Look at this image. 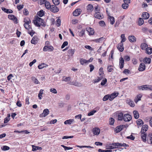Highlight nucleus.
<instances>
[{"mask_svg":"<svg viewBox=\"0 0 152 152\" xmlns=\"http://www.w3.org/2000/svg\"><path fill=\"white\" fill-rule=\"evenodd\" d=\"M23 22L25 23L23 24L24 27L26 29H30L31 28V26L29 24L31 23L30 19L28 17H26L24 18Z\"/></svg>","mask_w":152,"mask_h":152,"instance_id":"f257e3e1","label":"nucleus"},{"mask_svg":"<svg viewBox=\"0 0 152 152\" xmlns=\"http://www.w3.org/2000/svg\"><path fill=\"white\" fill-rule=\"evenodd\" d=\"M43 19L42 18H39L38 16H37L35 20H34L33 22V23H34V24L37 27H40V23L43 21Z\"/></svg>","mask_w":152,"mask_h":152,"instance_id":"f03ea898","label":"nucleus"},{"mask_svg":"<svg viewBox=\"0 0 152 152\" xmlns=\"http://www.w3.org/2000/svg\"><path fill=\"white\" fill-rule=\"evenodd\" d=\"M132 119V116L129 114H126L124 115L123 120L125 122H129Z\"/></svg>","mask_w":152,"mask_h":152,"instance_id":"7ed1b4c3","label":"nucleus"},{"mask_svg":"<svg viewBox=\"0 0 152 152\" xmlns=\"http://www.w3.org/2000/svg\"><path fill=\"white\" fill-rule=\"evenodd\" d=\"M57 5H51V8L50 9V10L52 12L56 13L58 12L59 9Z\"/></svg>","mask_w":152,"mask_h":152,"instance_id":"20e7f679","label":"nucleus"},{"mask_svg":"<svg viewBox=\"0 0 152 152\" xmlns=\"http://www.w3.org/2000/svg\"><path fill=\"white\" fill-rule=\"evenodd\" d=\"M54 49L53 47L51 45H48V46H45L43 48V51H52Z\"/></svg>","mask_w":152,"mask_h":152,"instance_id":"39448f33","label":"nucleus"},{"mask_svg":"<svg viewBox=\"0 0 152 152\" xmlns=\"http://www.w3.org/2000/svg\"><path fill=\"white\" fill-rule=\"evenodd\" d=\"M8 18L10 19L13 20L15 23L17 24L18 23V19L16 17L13 15H8Z\"/></svg>","mask_w":152,"mask_h":152,"instance_id":"423d86ee","label":"nucleus"},{"mask_svg":"<svg viewBox=\"0 0 152 152\" xmlns=\"http://www.w3.org/2000/svg\"><path fill=\"white\" fill-rule=\"evenodd\" d=\"M49 111L48 109H46L43 110V113L39 115V117L41 118L45 117L49 113Z\"/></svg>","mask_w":152,"mask_h":152,"instance_id":"0eeeda50","label":"nucleus"},{"mask_svg":"<svg viewBox=\"0 0 152 152\" xmlns=\"http://www.w3.org/2000/svg\"><path fill=\"white\" fill-rule=\"evenodd\" d=\"M94 17L99 19H102L103 18V15L99 12H96L94 14Z\"/></svg>","mask_w":152,"mask_h":152,"instance_id":"6e6552de","label":"nucleus"},{"mask_svg":"<svg viewBox=\"0 0 152 152\" xmlns=\"http://www.w3.org/2000/svg\"><path fill=\"white\" fill-rule=\"evenodd\" d=\"M39 40L38 37L37 36H34L32 38L31 41V42L32 44L36 45L38 43Z\"/></svg>","mask_w":152,"mask_h":152,"instance_id":"1a4fd4ad","label":"nucleus"},{"mask_svg":"<svg viewBox=\"0 0 152 152\" xmlns=\"http://www.w3.org/2000/svg\"><path fill=\"white\" fill-rule=\"evenodd\" d=\"M123 128L124 125H120L116 127L114 129V131L116 133H118L120 132Z\"/></svg>","mask_w":152,"mask_h":152,"instance_id":"9d476101","label":"nucleus"},{"mask_svg":"<svg viewBox=\"0 0 152 152\" xmlns=\"http://www.w3.org/2000/svg\"><path fill=\"white\" fill-rule=\"evenodd\" d=\"M123 45V43H120L117 46L118 49L121 52H123L124 49Z\"/></svg>","mask_w":152,"mask_h":152,"instance_id":"9b49d317","label":"nucleus"},{"mask_svg":"<svg viewBox=\"0 0 152 152\" xmlns=\"http://www.w3.org/2000/svg\"><path fill=\"white\" fill-rule=\"evenodd\" d=\"M81 11L80 8L76 9L73 12V15L75 16L79 15L81 13Z\"/></svg>","mask_w":152,"mask_h":152,"instance_id":"f8f14e48","label":"nucleus"},{"mask_svg":"<svg viewBox=\"0 0 152 152\" xmlns=\"http://www.w3.org/2000/svg\"><path fill=\"white\" fill-rule=\"evenodd\" d=\"M86 30L89 33V35H93L94 33V31L93 28L91 27H87L86 28Z\"/></svg>","mask_w":152,"mask_h":152,"instance_id":"ddd939ff","label":"nucleus"},{"mask_svg":"<svg viewBox=\"0 0 152 152\" xmlns=\"http://www.w3.org/2000/svg\"><path fill=\"white\" fill-rule=\"evenodd\" d=\"M145 69V65L144 63L140 64L138 70L140 71H143Z\"/></svg>","mask_w":152,"mask_h":152,"instance_id":"4468645a","label":"nucleus"},{"mask_svg":"<svg viewBox=\"0 0 152 152\" xmlns=\"http://www.w3.org/2000/svg\"><path fill=\"white\" fill-rule=\"evenodd\" d=\"M118 93L114 92L110 95H109V100L110 101H112L114 98L118 95Z\"/></svg>","mask_w":152,"mask_h":152,"instance_id":"2eb2a0df","label":"nucleus"},{"mask_svg":"<svg viewBox=\"0 0 152 152\" xmlns=\"http://www.w3.org/2000/svg\"><path fill=\"white\" fill-rule=\"evenodd\" d=\"M124 61L123 58L121 57L119 58V65L120 68L121 69L123 68L124 66Z\"/></svg>","mask_w":152,"mask_h":152,"instance_id":"dca6fc26","label":"nucleus"},{"mask_svg":"<svg viewBox=\"0 0 152 152\" xmlns=\"http://www.w3.org/2000/svg\"><path fill=\"white\" fill-rule=\"evenodd\" d=\"M93 132L94 134L98 135L100 133V129L99 128H94L93 129Z\"/></svg>","mask_w":152,"mask_h":152,"instance_id":"f3484780","label":"nucleus"},{"mask_svg":"<svg viewBox=\"0 0 152 152\" xmlns=\"http://www.w3.org/2000/svg\"><path fill=\"white\" fill-rule=\"evenodd\" d=\"M148 129V126L147 124H145L143 126H142L140 132L141 134H144L145 133V132L144 131H145V132H146Z\"/></svg>","mask_w":152,"mask_h":152,"instance_id":"a211bd4d","label":"nucleus"},{"mask_svg":"<svg viewBox=\"0 0 152 152\" xmlns=\"http://www.w3.org/2000/svg\"><path fill=\"white\" fill-rule=\"evenodd\" d=\"M86 7L87 12H91L93 11L94 9L93 5L92 4H88L87 6Z\"/></svg>","mask_w":152,"mask_h":152,"instance_id":"6ab92c4d","label":"nucleus"},{"mask_svg":"<svg viewBox=\"0 0 152 152\" xmlns=\"http://www.w3.org/2000/svg\"><path fill=\"white\" fill-rule=\"evenodd\" d=\"M137 88L139 90H148L147 85H144L138 86Z\"/></svg>","mask_w":152,"mask_h":152,"instance_id":"aec40b11","label":"nucleus"},{"mask_svg":"<svg viewBox=\"0 0 152 152\" xmlns=\"http://www.w3.org/2000/svg\"><path fill=\"white\" fill-rule=\"evenodd\" d=\"M142 17L144 19H148L149 17V14L146 12H143L142 13Z\"/></svg>","mask_w":152,"mask_h":152,"instance_id":"412c9836","label":"nucleus"},{"mask_svg":"<svg viewBox=\"0 0 152 152\" xmlns=\"http://www.w3.org/2000/svg\"><path fill=\"white\" fill-rule=\"evenodd\" d=\"M128 39L130 42H135L136 40V38L133 35L129 36Z\"/></svg>","mask_w":152,"mask_h":152,"instance_id":"4be33fe9","label":"nucleus"},{"mask_svg":"<svg viewBox=\"0 0 152 152\" xmlns=\"http://www.w3.org/2000/svg\"><path fill=\"white\" fill-rule=\"evenodd\" d=\"M1 9L3 11L7 13H12L13 12L11 10L7 9L4 7H2Z\"/></svg>","mask_w":152,"mask_h":152,"instance_id":"5701e85b","label":"nucleus"},{"mask_svg":"<svg viewBox=\"0 0 152 152\" xmlns=\"http://www.w3.org/2000/svg\"><path fill=\"white\" fill-rule=\"evenodd\" d=\"M142 96V95L141 94L137 95L134 99L135 102L137 103L138 101L140 100Z\"/></svg>","mask_w":152,"mask_h":152,"instance_id":"b1692460","label":"nucleus"},{"mask_svg":"<svg viewBox=\"0 0 152 152\" xmlns=\"http://www.w3.org/2000/svg\"><path fill=\"white\" fill-rule=\"evenodd\" d=\"M137 124L139 128V126L141 127L142 126L143 124L144 123L141 119H139L137 121Z\"/></svg>","mask_w":152,"mask_h":152,"instance_id":"393cba45","label":"nucleus"},{"mask_svg":"<svg viewBox=\"0 0 152 152\" xmlns=\"http://www.w3.org/2000/svg\"><path fill=\"white\" fill-rule=\"evenodd\" d=\"M32 151H34L37 150H41L42 149V148L41 147L38 146H35L34 145H32Z\"/></svg>","mask_w":152,"mask_h":152,"instance_id":"a878e982","label":"nucleus"},{"mask_svg":"<svg viewBox=\"0 0 152 152\" xmlns=\"http://www.w3.org/2000/svg\"><path fill=\"white\" fill-rule=\"evenodd\" d=\"M75 50V49H69L68 50V53L69 56H73Z\"/></svg>","mask_w":152,"mask_h":152,"instance_id":"bb28decb","label":"nucleus"},{"mask_svg":"<svg viewBox=\"0 0 152 152\" xmlns=\"http://www.w3.org/2000/svg\"><path fill=\"white\" fill-rule=\"evenodd\" d=\"M108 18L110 19L111 24H113L115 22V18L114 17L112 16H111L110 15H108Z\"/></svg>","mask_w":152,"mask_h":152,"instance_id":"cd10ccee","label":"nucleus"},{"mask_svg":"<svg viewBox=\"0 0 152 152\" xmlns=\"http://www.w3.org/2000/svg\"><path fill=\"white\" fill-rule=\"evenodd\" d=\"M151 61V59L150 58H148L146 57H145L143 59V62L146 64L147 63L150 64Z\"/></svg>","mask_w":152,"mask_h":152,"instance_id":"c85d7f7f","label":"nucleus"},{"mask_svg":"<svg viewBox=\"0 0 152 152\" xmlns=\"http://www.w3.org/2000/svg\"><path fill=\"white\" fill-rule=\"evenodd\" d=\"M48 65L44 63H42L40 64H39L38 67L39 69H42L44 67H47Z\"/></svg>","mask_w":152,"mask_h":152,"instance_id":"c756f323","label":"nucleus"},{"mask_svg":"<svg viewBox=\"0 0 152 152\" xmlns=\"http://www.w3.org/2000/svg\"><path fill=\"white\" fill-rule=\"evenodd\" d=\"M126 102L132 107H134V102L130 99L127 100L126 101Z\"/></svg>","mask_w":152,"mask_h":152,"instance_id":"7c9ffc66","label":"nucleus"},{"mask_svg":"<svg viewBox=\"0 0 152 152\" xmlns=\"http://www.w3.org/2000/svg\"><path fill=\"white\" fill-rule=\"evenodd\" d=\"M10 114L8 113L7 114V116L5 118L4 120V124L7 123L10 120Z\"/></svg>","mask_w":152,"mask_h":152,"instance_id":"2f4dec72","label":"nucleus"},{"mask_svg":"<svg viewBox=\"0 0 152 152\" xmlns=\"http://www.w3.org/2000/svg\"><path fill=\"white\" fill-rule=\"evenodd\" d=\"M118 120L119 121H122L123 119L124 115L122 113H119L118 115Z\"/></svg>","mask_w":152,"mask_h":152,"instance_id":"473e14b6","label":"nucleus"},{"mask_svg":"<svg viewBox=\"0 0 152 152\" xmlns=\"http://www.w3.org/2000/svg\"><path fill=\"white\" fill-rule=\"evenodd\" d=\"M44 4H45V6L46 9L48 10H50L51 8V5H50V3L48 1H47L44 3Z\"/></svg>","mask_w":152,"mask_h":152,"instance_id":"72a5a7b5","label":"nucleus"},{"mask_svg":"<svg viewBox=\"0 0 152 152\" xmlns=\"http://www.w3.org/2000/svg\"><path fill=\"white\" fill-rule=\"evenodd\" d=\"M146 53L148 54H151L152 53V48L150 47H147L145 49Z\"/></svg>","mask_w":152,"mask_h":152,"instance_id":"f704fd0d","label":"nucleus"},{"mask_svg":"<svg viewBox=\"0 0 152 152\" xmlns=\"http://www.w3.org/2000/svg\"><path fill=\"white\" fill-rule=\"evenodd\" d=\"M74 121V119H69L65 121L64 122V124H71Z\"/></svg>","mask_w":152,"mask_h":152,"instance_id":"c9c22d12","label":"nucleus"},{"mask_svg":"<svg viewBox=\"0 0 152 152\" xmlns=\"http://www.w3.org/2000/svg\"><path fill=\"white\" fill-rule=\"evenodd\" d=\"M134 116L135 118L138 119L139 117V114L138 112L136 110H134L133 112Z\"/></svg>","mask_w":152,"mask_h":152,"instance_id":"e433bc0d","label":"nucleus"},{"mask_svg":"<svg viewBox=\"0 0 152 152\" xmlns=\"http://www.w3.org/2000/svg\"><path fill=\"white\" fill-rule=\"evenodd\" d=\"M45 13V11L43 10H41L37 13V15L39 17H42L44 15Z\"/></svg>","mask_w":152,"mask_h":152,"instance_id":"4c0bfd02","label":"nucleus"},{"mask_svg":"<svg viewBox=\"0 0 152 152\" xmlns=\"http://www.w3.org/2000/svg\"><path fill=\"white\" fill-rule=\"evenodd\" d=\"M142 135L141 137L142 139V140L144 142H145L146 141V136L147 134L145 133L144 134H141Z\"/></svg>","mask_w":152,"mask_h":152,"instance_id":"58836bf2","label":"nucleus"},{"mask_svg":"<svg viewBox=\"0 0 152 152\" xmlns=\"http://www.w3.org/2000/svg\"><path fill=\"white\" fill-rule=\"evenodd\" d=\"M80 64L82 65H83L85 64L88 63V61L87 60L82 58L80 59Z\"/></svg>","mask_w":152,"mask_h":152,"instance_id":"ea45409f","label":"nucleus"},{"mask_svg":"<svg viewBox=\"0 0 152 152\" xmlns=\"http://www.w3.org/2000/svg\"><path fill=\"white\" fill-rule=\"evenodd\" d=\"M104 39V38L103 37H102L100 38L99 39H95L91 40V41L95 42H96L99 43L101 41H102Z\"/></svg>","mask_w":152,"mask_h":152,"instance_id":"a19ab883","label":"nucleus"},{"mask_svg":"<svg viewBox=\"0 0 152 152\" xmlns=\"http://www.w3.org/2000/svg\"><path fill=\"white\" fill-rule=\"evenodd\" d=\"M106 147L107 148V149H110V150L116 148L115 147H114L112 145L111 143L109 144V145H107Z\"/></svg>","mask_w":152,"mask_h":152,"instance_id":"79ce46f5","label":"nucleus"},{"mask_svg":"<svg viewBox=\"0 0 152 152\" xmlns=\"http://www.w3.org/2000/svg\"><path fill=\"white\" fill-rule=\"evenodd\" d=\"M148 45L145 43H142L140 45V48L142 50H144L145 48L148 47Z\"/></svg>","mask_w":152,"mask_h":152,"instance_id":"37998d69","label":"nucleus"},{"mask_svg":"<svg viewBox=\"0 0 152 152\" xmlns=\"http://www.w3.org/2000/svg\"><path fill=\"white\" fill-rule=\"evenodd\" d=\"M85 30L84 29H83L82 30L80 31L78 34V35L80 37H83L84 35H85Z\"/></svg>","mask_w":152,"mask_h":152,"instance_id":"c03bdc74","label":"nucleus"},{"mask_svg":"<svg viewBox=\"0 0 152 152\" xmlns=\"http://www.w3.org/2000/svg\"><path fill=\"white\" fill-rule=\"evenodd\" d=\"M44 90L43 89H41L38 94V98L39 99H42V95L43 93Z\"/></svg>","mask_w":152,"mask_h":152,"instance_id":"a18cd8bd","label":"nucleus"},{"mask_svg":"<svg viewBox=\"0 0 152 152\" xmlns=\"http://www.w3.org/2000/svg\"><path fill=\"white\" fill-rule=\"evenodd\" d=\"M115 120L114 118H111L109 119V124L111 125H113L114 124Z\"/></svg>","mask_w":152,"mask_h":152,"instance_id":"49530a36","label":"nucleus"},{"mask_svg":"<svg viewBox=\"0 0 152 152\" xmlns=\"http://www.w3.org/2000/svg\"><path fill=\"white\" fill-rule=\"evenodd\" d=\"M121 37L122 38V40L120 43H123V42L125 41L126 40V39L125 37V34H122Z\"/></svg>","mask_w":152,"mask_h":152,"instance_id":"de8ad7c7","label":"nucleus"},{"mask_svg":"<svg viewBox=\"0 0 152 152\" xmlns=\"http://www.w3.org/2000/svg\"><path fill=\"white\" fill-rule=\"evenodd\" d=\"M144 23L143 20L141 18H140L138 20V25L139 26H141Z\"/></svg>","mask_w":152,"mask_h":152,"instance_id":"09e8293b","label":"nucleus"},{"mask_svg":"<svg viewBox=\"0 0 152 152\" xmlns=\"http://www.w3.org/2000/svg\"><path fill=\"white\" fill-rule=\"evenodd\" d=\"M1 149L3 151H7L10 149V148L7 146L4 145L1 147Z\"/></svg>","mask_w":152,"mask_h":152,"instance_id":"8fccbe9b","label":"nucleus"},{"mask_svg":"<svg viewBox=\"0 0 152 152\" xmlns=\"http://www.w3.org/2000/svg\"><path fill=\"white\" fill-rule=\"evenodd\" d=\"M112 145L114 147H115L116 148H118V146H120V143L119 142H113Z\"/></svg>","mask_w":152,"mask_h":152,"instance_id":"3c124183","label":"nucleus"},{"mask_svg":"<svg viewBox=\"0 0 152 152\" xmlns=\"http://www.w3.org/2000/svg\"><path fill=\"white\" fill-rule=\"evenodd\" d=\"M61 146L63 147L65 150H70V149H73V148L72 147H66L63 145H61Z\"/></svg>","mask_w":152,"mask_h":152,"instance_id":"603ef678","label":"nucleus"},{"mask_svg":"<svg viewBox=\"0 0 152 152\" xmlns=\"http://www.w3.org/2000/svg\"><path fill=\"white\" fill-rule=\"evenodd\" d=\"M72 84L75 86L78 87H81L82 86V85L81 83L78 82H75L74 83Z\"/></svg>","mask_w":152,"mask_h":152,"instance_id":"864d4df0","label":"nucleus"},{"mask_svg":"<svg viewBox=\"0 0 152 152\" xmlns=\"http://www.w3.org/2000/svg\"><path fill=\"white\" fill-rule=\"evenodd\" d=\"M109 94H107L104 96L102 99L103 101H106L108 99H109Z\"/></svg>","mask_w":152,"mask_h":152,"instance_id":"5fc2aeb1","label":"nucleus"},{"mask_svg":"<svg viewBox=\"0 0 152 152\" xmlns=\"http://www.w3.org/2000/svg\"><path fill=\"white\" fill-rule=\"evenodd\" d=\"M52 1L54 5H58L59 4L60 2L58 0H52Z\"/></svg>","mask_w":152,"mask_h":152,"instance_id":"6e6d98bb","label":"nucleus"},{"mask_svg":"<svg viewBox=\"0 0 152 152\" xmlns=\"http://www.w3.org/2000/svg\"><path fill=\"white\" fill-rule=\"evenodd\" d=\"M129 6V4L126 3H123L122 5V7L124 9H126Z\"/></svg>","mask_w":152,"mask_h":152,"instance_id":"4d7b16f0","label":"nucleus"},{"mask_svg":"<svg viewBox=\"0 0 152 152\" xmlns=\"http://www.w3.org/2000/svg\"><path fill=\"white\" fill-rule=\"evenodd\" d=\"M107 79L106 78L104 79L102 81L101 83V86H104L107 82Z\"/></svg>","mask_w":152,"mask_h":152,"instance_id":"13d9d810","label":"nucleus"},{"mask_svg":"<svg viewBox=\"0 0 152 152\" xmlns=\"http://www.w3.org/2000/svg\"><path fill=\"white\" fill-rule=\"evenodd\" d=\"M30 29H31V31H28V33L31 36V37H32L34 34L35 33V32L31 28Z\"/></svg>","mask_w":152,"mask_h":152,"instance_id":"bf43d9fd","label":"nucleus"},{"mask_svg":"<svg viewBox=\"0 0 152 152\" xmlns=\"http://www.w3.org/2000/svg\"><path fill=\"white\" fill-rule=\"evenodd\" d=\"M99 23L100 26H104L105 25L104 22L103 20L100 21L99 22Z\"/></svg>","mask_w":152,"mask_h":152,"instance_id":"052dcab7","label":"nucleus"},{"mask_svg":"<svg viewBox=\"0 0 152 152\" xmlns=\"http://www.w3.org/2000/svg\"><path fill=\"white\" fill-rule=\"evenodd\" d=\"M113 67L112 65H108L107 67V69L108 70V71L109 72H111L112 71V70H113V69L112 68Z\"/></svg>","mask_w":152,"mask_h":152,"instance_id":"680f3d73","label":"nucleus"},{"mask_svg":"<svg viewBox=\"0 0 152 152\" xmlns=\"http://www.w3.org/2000/svg\"><path fill=\"white\" fill-rule=\"evenodd\" d=\"M68 44V42L67 41L64 42L61 46V48L63 49Z\"/></svg>","mask_w":152,"mask_h":152,"instance_id":"e2e57ef3","label":"nucleus"},{"mask_svg":"<svg viewBox=\"0 0 152 152\" xmlns=\"http://www.w3.org/2000/svg\"><path fill=\"white\" fill-rule=\"evenodd\" d=\"M23 14L25 15H28L29 12L26 9H24L23 11Z\"/></svg>","mask_w":152,"mask_h":152,"instance_id":"0e129e2a","label":"nucleus"},{"mask_svg":"<svg viewBox=\"0 0 152 152\" xmlns=\"http://www.w3.org/2000/svg\"><path fill=\"white\" fill-rule=\"evenodd\" d=\"M96 110H93L91 111L89 113H88V116L92 115H93L96 112Z\"/></svg>","mask_w":152,"mask_h":152,"instance_id":"69168bd1","label":"nucleus"},{"mask_svg":"<svg viewBox=\"0 0 152 152\" xmlns=\"http://www.w3.org/2000/svg\"><path fill=\"white\" fill-rule=\"evenodd\" d=\"M57 22V26L58 27L60 26L61 25V20L60 19L58 18L56 20Z\"/></svg>","mask_w":152,"mask_h":152,"instance_id":"338daca9","label":"nucleus"},{"mask_svg":"<svg viewBox=\"0 0 152 152\" xmlns=\"http://www.w3.org/2000/svg\"><path fill=\"white\" fill-rule=\"evenodd\" d=\"M125 60L126 61H129L130 60V57L128 56H126L124 57Z\"/></svg>","mask_w":152,"mask_h":152,"instance_id":"774afa93","label":"nucleus"}]
</instances>
